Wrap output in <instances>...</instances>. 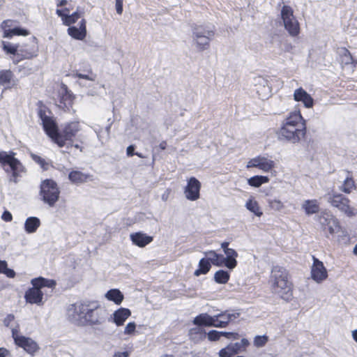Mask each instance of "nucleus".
Here are the masks:
<instances>
[{"label":"nucleus","mask_w":357,"mask_h":357,"mask_svg":"<svg viewBox=\"0 0 357 357\" xmlns=\"http://www.w3.org/2000/svg\"><path fill=\"white\" fill-rule=\"evenodd\" d=\"M40 195L44 203L50 207L54 206L60 197V190L56 181L50 178L42 181Z\"/></svg>","instance_id":"6e6552de"},{"label":"nucleus","mask_w":357,"mask_h":357,"mask_svg":"<svg viewBox=\"0 0 357 357\" xmlns=\"http://www.w3.org/2000/svg\"><path fill=\"white\" fill-rule=\"evenodd\" d=\"M1 218L5 222H11L13 220V215L8 211H5L1 215Z\"/></svg>","instance_id":"3c124183"},{"label":"nucleus","mask_w":357,"mask_h":357,"mask_svg":"<svg viewBox=\"0 0 357 357\" xmlns=\"http://www.w3.org/2000/svg\"><path fill=\"white\" fill-rule=\"evenodd\" d=\"M342 63L344 65L351 64L356 67L357 66V60L354 59L351 52L345 47L342 48V54H341Z\"/></svg>","instance_id":"e433bc0d"},{"label":"nucleus","mask_w":357,"mask_h":357,"mask_svg":"<svg viewBox=\"0 0 357 357\" xmlns=\"http://www.w3.org/2000/svg\"><path fill=\"white\" fill-rule=\"evenodd\" d=\"M130 240L135 245L144 248L151 243L153 238L141 231L132 233L130 236Z\"/></svg>","instance_id":"412c9836"},{"label":"nucleus","mask_w":357,"mask_h":357,"mask_svg":"<svg viewBox=\"0 0 357 357\" xmlns=\"http://www.w3.org/2000/svg\"><path fill=\"white\" fill-rule=\"evenodd\" d=\"M230 278L229 273L224 270H219L215 273L214 280L218 284H226Z\"/></svg>","instance_id":"4c0bfd02"},{"label":"nucleus","mask_w":357,"mask_h":357,"mask_svg":"<svg viewBox=\"0 0 357 357\" xmlns=\"http://www.w3.org/2000/svg\"><path fill=\"white\" fill-rule=\"evenodd\" d=\"M36 105L37 114L41 120L43 129L52 142L59 148H63L68 142L70 146L83 151L84 147L82 145L84 144L83 139H79L77 143L73 144L74 139L81 130L79 121L68 122L64 125L62 130L59 131L56 119L53 116L51 109L41 100H39Z\"/></svg>","instance_id":"f257e3e1"},{"label":"nucleus","mask_w":357,"mask_h":357,"mask_svg":"<svg viewBox=\"0 0 357 357\" xmlns=\"http://www.w3.org/2000/svg\"><path fill=\"white\" fill-rule=\"evenodd\" d=\"M105 298L116 305H120L123 301L124 296L118 289H112L105 294Z\"/></svg>","instance_id":"c85d7f7f"},{"label":"nucleus","mask_w":357,"mask_h":357,"mask_svg":"<svg viewBox=\"0 0 357 357\" xmlns=\"http://www.w3.org/2000/svg\"><path fill=\"white\" fill-rule=\"evenodd\" d=\"M201 183L195 177H190L187 181V185L184 188V194L187 199L196 201L200 197Z\"/></svg>","instance_id":"f3484780"},{"label":"nucleus","mask_w":357,"mask_h":357,"mask_svg":"<svg viewBox=\"0 0 357 357\" xmlns=\"http://www.w3.org/2000/svg\"><path fill=\"white\" fill-rule=\"evenodd\" d=\"M312 265L311 266V278L317 283H321L327 279L328 275L324 263L317 259L315 256H312Z\"/></svg>","instance_id":"dca6fc26"},{"label":"nucleus","mask_w":357,"mask_h":357,"mask_svg":"<svg viewBox=\"0 0 357 357\" xmlns=\"http://www.w3.org/2000/svg\"><path fill=\"white\" fill-rule=\"evenodd\" d=\"M352 336L354 340L357 342V329L352 332Z\"/></svg>","instance_id":"680f3d73"},{"label":"nucleus","mask_w":357,"mask_h":357,"mask_svg":"<svg viewBox=\"0 0 357 357\" xmlns=\"http://www.w3.org/2000/svg\"><path fill=\"white\" fill-rule=\"evenodd\" d=\"M236 357H243V356H237Z\"/></svg>","instance_id":"69168bd1"},{"label":"nucleus","mask_w":357,"mask_h":357,"mask_svg":"<svg viewBox=\"0 0 357 357\" xmlns=\"http://www.w3.org/2000/svg\"><path fill=\"white\" fill-rule=\"evenodd\" d=\"M269 181V178L266 176H254L248 180V183L255 188H259L264 183H267Z\"/></svg>","instance_id":"f704fd0d"},{"label":"nucleus","mask_w":357,"mask_h":357,"mask_svg":"<svg viewBox=\"0 0 357 357\" xmlns=\"http://www.w3.org/2000/svg\"><path fill=\"white\" fill-rule=\"evenodd\" d=\"M38 47L37 45V43H35L32 45L25 44L19 50V54H17V61L24 59H31L38 55Z\"/></svg>","instance_id":"aec40b11"},{"label":"nucleus","mask_w":357,"mask_h":357,"mask_svg":"<svg viewBox=\"0 0 357 357\" xmlns=\"http://www.w3.org/2000/svg\"><path fill=\"white\" fill-rule=\"evenodd\" d=\"M32 158L33 160L37 163L38 164L40 167L43 169V170H47L48 168H49V164L45 161V160L43 158H41L40 156L39 155H32Z\"/></svg>","instance_id":"a18cd8bd"},{"label":"nucleus","mask_w":357,"mask_h":357,"mask_svg":"<svg viewBox=\"0 0 357 357\" xmlns=\"http://www.w3.org/2000/svg\"><path fill=\"white\" fill-rule=\"evenodd\" d=\"M20 22L15 20H5L1 24V29L3 31V37L12 38L15 36H26L30 34L29 30L19 26Z\"/></svg>","instance_id":"ddd939ff"},{"label":"nucleus","mask_w":357,"mask_h":357,"mask_svg":"<svg viewBox=\"0 0 357 357\" xmlns=\"http://www.w3.org/2000/svg\"><path fill=\"white\" fill-rule=\"evenodd\" d=\"M302 208L307 215L315 214L319 211V203L317 199H307L303 203Z\"/></svg>","instance_id":"a878e982"},{"label":"nucleus","mask_w":357,"mask_h":357,"mask_svg":"<svg viewBox=\"0 0 357 357\" xmlns=\"http://www.w3.org/2000/svg\"><path fill=\"white\" fill-rule=\"evenodd\" d=\"M230 344L233 346L234 350H236L237 354L239 352L245 351L247 347L250 345V342L247 339L243 338L240 342L230 343Z\"/></svg>","instance_id":"a19ab883"},{"label":"nucleus","mask_w":357,"mask_h":357,"mask_svg":"<svg viewBox=\"0 0 357 357\" xmlns=\"http://www.w3.org/2000/svg\"><path fill=\"white\" fill-rule=\"evenodd\" d=\"M268 207L274 210L275 211H281L284 208V205L282 201L280 199H268Z\"/></svg>","instance_id":"37998d69"},{"label":"nucleus","mask_w":357,"mask_h":357,"mask_svg":"<svg viewBox=\"0 0 357 357\" xmlns=\"http://www.w3.org/2000/svg\"><path fill=\"white\" fill-rule=\"evenodd\" d=\"M56 15L61 17L62 23L68 26V34L73 39L83 40L87 35L86 20L83 17L84 13L77 10L70 14L68 8H57Z\"/></svg>","instance_id":"39448f33"},{"label":"nucleus","mask_w":357,"mask_h":357,"mask_svg":"<svg viewBox=\"0 0 357 357\" xmlns=\"http://www.w3.org/2000/svg\"><path fill=\"white\" fill-rule=\"evenodd\" d=\"M40 220L36 217L28 218L24 223V229L27 233H33L40 227Z\"/></svg>","instance_id":"473e14b6"},{"label":"nucleus","mask_w":357,"mask_h":357,"mask_svg":"<svg viewBox=\"0 0 357 357\" xmlns=\"http://www.w3.org/2000/svg\"><path fill=\"white\" fill-rule=\"evenodd\" d=\"M127 155L129 157H132L135 155L136 153H135V146L134 145H130L128 146L126 150Z\"/></svg>","instance_id":"5fc2aeb1"},{"label":"nucleus","mask_w":357,"mask_h":357,"mask_svg":"<svg viewBox=\"0 0 357 357\" xmlns=\"http://www.w3.org/2000/svg\"><path fill=\"white\" fill-rule=\"evenodd\" d=\"M294 100L296 102H301L306 108H312L314 106V99L302 87L294 91Z\"/></svg>","instance_id":"6ab92c4d"},{"label":"nucleus","mask_w":357,"mask_h":357,"mask_svg":"<svg viewBox=\"0 0 357 357\" xmlns=\"http://www.w3.org/2000/svg\"><path fill=\"white\" fill-rule=\"evenodd\" d=\"M229 243L227 241H224L221 243V248H222L223 251L225 252V250L229 249Z\"/></svg>","instance_id":"13d9d810"},{"label":"nucleus","mask_w":357,"mask_h":357,"mask_svg":"<svg viewBox=\"0 0 357 357\" xmlns=\"http://www.w3.org/2000/svg\"><path fill=\"white\" fill-rule=\"evenodd\" d=\"M1 47L3 52L7 54L17 56V54H19L18 45H13L8 42L2 41Z\"/></svg>","instance_id":"58836bf2"},{"label":"nucleus","mask_w":357,"mask_h":357,"mask_svg":"<svg viewBox=\"0 0 357 357\" xmlns=\"http://www.w3.org/2000/svg\"><path fill=\"white\" fill-rule=\"evenodd\" d=\"M14 73L10 70H0V85L8 86L13 82Z\"/></svg>","instance_id":"72a5a7b5"},{"label":"nucleus","mask_w":357,"mask_h":357,"mask_svg":"<svg viewBox=\"0 0 357 357\" xmlns=\"http://www.w3.org/2000/svg\"><path fill=\"white\" fill-rule=\"evenodd\" d=\"M281 19L284 27L288 33L292 37H296L300 34V24L294 15V10L290 6L284 5L281 9Z\"/></svg>","instance_id":"9d476101"},{"label":"nucleus","mask_w":357,"mask_h":357,"mask_svg":"<svg viewBox=\"0 0 357 357\" xmlns=\"http://www.w3.org/2000/svg\"><path fill=\"white\" fill-rule=\"evenodd\" d=\"M321 231L329 238L340 232L342 227L340 220L329 211L324 210L317 217Z\"/></svg>","instance_id":"0eeeda50"},{"label":"nucleus","mask_w":357,"mask_h":357,"mask_svg":"<svg viewBox=\"0 0 357 357\" xmlns=\"http://www.w3.org/2000/svg\"><path fill=\"white\" fill-rule=\"evenodd\" d=\"M189 340L195 344L204 341L206 337V333L203 328L197 326L192 328L188 331Z\"/></svg>","instance_id":"5701e85b"},{"label":"nucleus","mask_w":357,"mask_h":357,"mask_svg":"<svg viewBox=\"0 0 357 357\" xmlns=\"http://www.w3.org/2000/svg\"><path fill=\"white\" fill-rule=\"evenodd\" d=\"M224 252L226 255V257H225V266L229 269L234 268L237 266V252L232 248H229L225 250Z\"/></svg>","instance_id":"bb28decb"},{"label":"nucleus","mask_w":357,"mask_h":357,"mask_svg":"<svg viewBox=\"0 0 357 357\" xmlns=\"http://www.w3.org/2000/svg\"><path fill=\"white\" fill-rule=\"evenodd\" d=\"M0 357H11L10 351L4 347H0Z\"/></svg>","instance_id":"864d4df0"},{"label":"nucleus","mask_w":357,"mask_h":357,"mask_svg":"<svg viewBox=\"0 0 357 357\" xmlns=\"http://www.w3.org/2000/svg\"><path fill=\"white\" fill-rule=\"evenodd\" d=\"M246 208L250 212L253 213L257 217H261L263 215V212L259 206V204L253 197H251L248 199L245 204Z\"/></svg>","instance_id":"7c9ffc66"},{"label":"nucleus","mask_w":357,"mask_h":357,"mask_svg":"<svg viewBox=\"0 0 357 357\" xmlns=\"http://www.w3.org/2000/svg\"><path fill=\"white\" fill-rule=\"evenodd\" d=\"M306 134V121L300 110L289 112L276 132L279 139L286 140L293 144L299 143L304 139Z\"/></svg>","instance_id":"f03ea898"},{"label":"nucleus","mask_w":357,"mask_h":357,"mask_svg":"<svg viewBox=\"0 0 357 357\" xmlns=\"http://www.w3.org/2000/svg\"><path fill=\"white\" fill-rule=\"evenodd\" d=\"M77 77L79 78H82V79H91L89 75H83V74H77Z\"/></svg>","instance_id":"052dcab7"},{"label":"nucleus","mask_w":357,"mask_h":357,"mask_svg":"<svg viewBox=\"0 0 357 357\" xmlns=\"http://www.w3.org/2000/svg\"><path fill=\"white\" fill-rule=\"evenodd\" d=\"M356 188L355 181L351 176H347L340 187L341 191L346 194L351 193Z\"/></svg>","instance_id":"c9c22d12"},{"label":"nucleus","mask_w":357,"mask_h":357,"mask_svg":"<svg viewBox=\"0 0 357 357\" xmlns=\"http://www.w3.org/2000/svg\"><path fill=\"white\" fill-rule=\"evenodd\" d=\"M74 306V316L79 325H100L105 321L106 310L97 302L86 301L76 303Z\"/></svg>","instance_id":"20e7f679"},{"label":"nucleus","mask_w":357,"mask_h":357,"mask_svg":"<svg viewBox=\"0 0 357 357\" xmlns=\"http://www.w3.org/2000/svg\"><path fill=\"white\" fill-rule=\"evenodd\" d=\"M211 268V264L207 258H202L200 259L198 265V268L195 270L194 275L199 276L200 275H205L208 273Z\"/></svg>","instance_id":"2f4dec72"},{"label":"nucleus","mask_w":357,"mask_h":357,"mask_svg":"<svg viewBox=\"0 0 357 357\" xmlns=\"http://www.w3.org/2000/svg\"><path fill=\"white\" fill-rule=\"evenodd\" d=\"M236 354V350L233 349V346L229 344L226 347L222 349L218 352L219 357H232Z\"/></svg>","instance_id":"79ce46f5"},{"label":"nucleus","mask_w":357,"mask_h":357,"mask_svg":"<svg viewBox=\"0 0 357 357\" xmlns=\"http://www.w3.org/2000/svg\"><path fill=\"white\" fill-rule=\"evenodd\" d=\"M91 176L79 170H72L68 174V179L71 183L78 185L86 182Z\"/></svg>","instance_id":"393cba45"},{"label":"nucleus","mask_w":357,"mask_h":357,"mask_svg":"<svg viewBox=\"0 0 357 357\" xmlns=\"http://www.w3.org/2000/svg\"><path fill=\"white\" fill-rule=\"evenodd\" d=\"M206 336L210 341H218L222 336V332L213 330L206 333Z\"/></svg>","instance_id":"49530a36"},{"label":"nucleus","mask_w":357,"mask_h":357,"mask_svg":"<svg viewBox=\"0 0 357 357\" xmlns=\"http://www.w3.org/2000/svg\"><path fill=\"white\" fill-rule=\"evenodd\" d=\"M222 336L230 340H238L240 337V335L234 332H222Z\"/></svg>","instance_id":"09e8293b"},{"label":"nucleus","mask_w":357,"mask_h":357,"mask_svg":"<svg viewBox=\"0 0 357 357\" xmlns=\"http://www.w3.org/2000/svg\"><path fill=\"white\" fill-rule=\"evenodd\" d=\"M136 329V324L135 322H129L124 329V334L132 335L135 334Z\"/></svg>","instance_id":"de8ad7c7"},{"label":"nucleus","mask_w":357,"mask_h":357,"mask_svg":"<svg viewBox=\"0 0 357 357\" xmlns=\"http://www.w3.org/2000/svg\"><path fill=\"white\" fill-rule=\"evenodd\" d=\"M135 155H137V156H138L139 158H144V156L142 153H137H137H135Z\"/></svg>","instance_id":"0e129e2a"},{"label":"nucleus","mask_w":357,"mask_h":357,"mask_svg":"<svg viewBox=\"0 0 357 357\" xmlns=\"http://www.w3.org/2000/svg\"><path fill=\"white\" fill-rule=\"evenodd\" d=\"M74 100L75 96L66 84H62L58 91L57 106L63 111H70L73 107Z\"/></svg>","instance_id":"4468645a"},{"label":"nucleus","mask_w":357,"mask_h":357,"mask_svg":"<svg viewBox=\"0 0 357 357\" xmlns=\"http://www.w3.org/2000/svg\"><path fill=\"white\" fill-rule=\"evenodd\" d=\"M14 319L15 316L12 314H9L5 317L3 320V324L6 326L8 327L10 326V323L14 321Z\"/></svg>","instance_id":"603ef678"},{"label":"nucleus","mask_w":357,"mask_h":357,"mask_svg":"<svg viewBox=\"0 0 357 357\" xmlns=\"http://www.w3.org/2000/svg\"><path fill=\"white\" fill-rule=\"evenodd\" d=\"M268 337L266 335H257L254 339V344L257 347H264L268 342Z\"/></svg>","instance_id":"c03bdc74"},{"label":"nucleus","mask_w":357,"mask_h":357,"mask_svg":"<svg viewBox=\"0 0 357 357\" xmlns=\"http://www.w3.org/2000/svg\"><path fill=\"white\" fill-rule=\"evenodd\" d=\"M115 1H116L115 7H116V13L119 15H121L123 13V0H115Z\"/></svg>","instance_id":"8fccbe9b"},{"label":"nucleus","mask_w":357,"mask_h":357,"mask_svg":"<svg viewBox=\"0 0 357 357\" xmlns=\"http://www.w3.org/2000/svg\"><path fill=\"white\" fill-rule=\"evenodd\" d=\"M112 357H129L128 351H118L114 353Z\"/></svg>","instance_id":"6e6d98bb"},{"label":"nucleus","mask_w":357,"mask_h":357,"mask_svg":"<svg viewBox=\"0 0 357 357\" xmlns=\"http://www.w3.org/2000/svg\"><path fill=\"white\" fill-rule=\"evenodd\" d=\"M211 264L216 266H225V257L221 254H218L214 250H209L205 252Z\"/></svg>","instance_id":"cd10ccee"},{"label":"nucleus","mask_w":357,"mask_h":357,"mask_svg":"<svg viewBox=\"0 0 357 357\" xmlns=\"http://www.w3.org/2000/svg\"><path fill=\"white\" fill-rule=\"evenodd\" d=\"M275 166L273 160L265 157L257 156L250 159L247 165V168L256 167L263 172H268L271 171Z\"/></svg>","instance_id":"a211bd4d"},{"label":"nucleus","mask_w":357,"mask_h":357,"mask_svg":"<svg viewBox=\"0 0 357 357\" xmlns=\"http://www.w3.org/2000/svg\"><path fill=\"white\" fill-rule=\"evenodd\" d=\"M130 315L131 311L129 309L121 307L113 313V321L117 326H123Z\"/></svg>","instance_id":"b1692460"},{"label":"nucleus","mask_w":357,"mask_h":357,"mask_svg":"<svg viewBox=\"0 0 357 357\" xmlns=\"http://www.w3.org/2000/svg\"><path fill=\"white\" fill-rule=\"evenodd\" d=\"M12 337L16 345L24 349L29 354H33L39 349L35 341L30 337L19 335L18 331L15 328L12 330Z\"/></svg>","instance_id":"2eb2a0df"},{"label":"nucleus","mask_w":357,"mask_h":357,"mask_svg":"<svg viewBox=\"0 0 357 357\" xmlns=\"http://www.w3.org/2000/svg\"><path fill=\"white\" fill-rule=\"evenodd\" d=\"M268 284L271 292L278 295L282 299L289 301L293 297L294 284L289 271L284 266H272Z\"/></svg>","instance_id":"7ed1b4c3"},{"label":"nucleus","mask_w":357,"mask_h":357,"mask_svg":"<svg viewBox=\"0 0 357 357\" xmlns=\"http://www.w3.org/2000/svg\"><path fill=\"white\" fill-rule=\"evenodd\" d=\"M232 315L227 313H220L218 315L213 316L215 327L225 328L231 320Z\"/></svg>","instance_id":"c756f323"},{"label":"nucleus","mask_w":357,"mask_h":357,"mask_svg":"<svg viewBox=\"0 0 357 357\" xmlns=\"http://www.w3.org/2000/svg\"><path fill=\"white\" fill-rule=\"evenodd\" d=\"M167 142L166 141H162L159 144V148L161 150H165L167 148Z\"/></svg>","instance_id":"bf43d9fd"},{"label":"nucleus","mask_w":357,"mask_h":357,"mask_svg":"<svg viewBox=\"0 0 357 357\" xmlns=\"http://www.w3.org/2000/svg\"><path fill=\"white\" fill-rule=\"evenodd\" d=\"M31 287L29 288L24 294V299L27 303L36 304L37 305H43L44 294L42 289L48 287L54 289L56 285L54 280L47 279L43 277H38L31 280Z\"/></svg>","instance_id":"423d86ee"},{"label":"nucleus","mask_w":357,"mask_h":357,"mask_svg":"<svg viewBox=\"0 0 357 357\" xmlns=\"http://www.w3.org/2000/svg\"><path fill=\"white\" fill-rule=\"evenodd\" d=\"M0 273L9 278H14L16 275L15 271L8 267V264L5 260H0Z\"/></svg>","instance_id":"ea45409f"},{"label":"nucleus","mask_w":357,"mask_h":357,"mask_svg":"<svg viewBox=\"0 0 357 357\" xmlns=\"http://www.w3.org/2000/svg\"><path fill=\"white\" fill-rule=\"evenodd\" d=\"M328 202L348 217H353L357 214L356 208L351 205V200L341 193L335 192L328 194Z\"/></svg>","instance_id":"1a4fd4ad"},{"label":"nucleus","mask_w":357,"mask_h":357,"mask_svg":"<svg viewBox=\"0 0 357 357\" xmlns=\"http://www.w3.org/2000/svg\"><path fill=\"white\" fill-rule=\"evenodd\" d=\"M194 325L201 327L202 326H214V317L207 313H202L195 317L192 321Z\"/></svg>","instance_id":"4be33fe9"},{"label":"nucleus","mask_w":357,"mask_h":357,"mask_svg":"<svg viewBox=\"0 0 357 357\" xmlns=\"http://www.w3.org/2000/svg\"><path fill=\"white\" fill-rule=\"evenodd\" d=\"M353 253H354L355 255H357V244H356V245H355V247L354 248Z\"/></svg>","instance_id":"e2e57ef3"},{"label":"nucleus","mask_w":357,"mask_h":357,"mask_svg":"<svg viewBox=\"0 0 357 357\" xmlns=\"http://www.w3.org/2000/svg\"><path fill=\"white\" fill-rule=\"evenodd\" d=\"M56 6L57 8H59L61 7H63L67 5L68 1L67 0H56Z\"/></svg>","instance_id":"4d7b16f0"},{"label":"nucleus","mask_w":357,"mask_h":357,"mask_svg":"<svg viewBox=\"0 0 357 357\" xmlns=\"http://www.w3.org/2000/svg\"><path fill=\"white\" fill-rule=\"evenodd\" d=\"M215 31L207 29L204 25L195 24L192 27L193 38L196 47L199 51H204L209 48L210 41L215 36Z\"/></svg>","instance_id":"9b49d317"},{"label":"nucleus","mask_w":357,"mask_h":357,"mask_svg":"<svg viewBox=\"0 0 357 357\" xmlns=\"http://www.w3.org/2000/svg\"><path fill=\"white\" fill-rule=\"evenodd\" d=\"M15 153L10 151H0V165L5 168L6 166H9L12 173V176L14 178L21 176L22 172L26 171L24 166L22 163L15 157ZM6 172L8 169H4Z\"/></svg>","instance_id":"f8f14e48"}]
</instances>
